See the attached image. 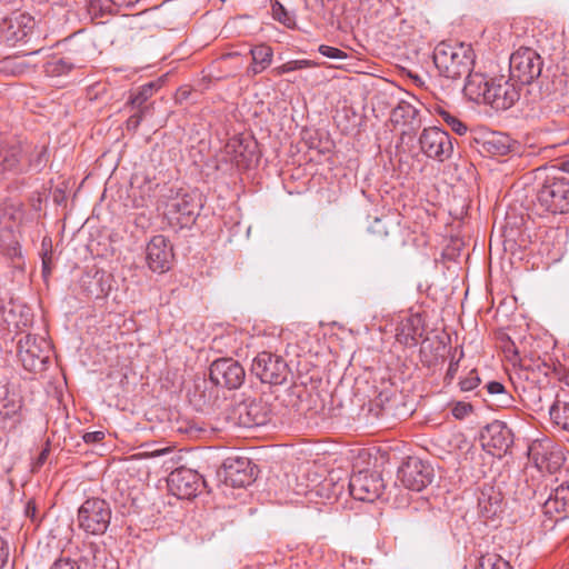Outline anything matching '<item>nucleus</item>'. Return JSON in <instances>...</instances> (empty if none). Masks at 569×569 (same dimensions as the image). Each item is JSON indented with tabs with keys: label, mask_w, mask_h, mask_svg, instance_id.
<instances>
[{
	"label": "nucleus",
	"mask_w": 569,
	"mask_h": 569,
	"mask_svg": "<svg viewBox=\"0 0 569 569\" xmlns=\"http://www.w3.org/2000/svg\"><path fill=\"white\" fill-rule=\"evenodd\" d=\"M472 411V406L467 402H456L451 409L452 416L457 419L466 418Z\"/></svg>",
	"instance_id": "a18cd8bd"
},
{
	"label": "nucleus",
	"mask_w": 569,
	"mask_h": 569,
	"mask_svg": "<svg viewBox=\"0 0 569 569\" xmlns=\"http://www.w3.org/2000/svg\"><path fill=\"white\" fill-rule=\"evenodd\" d=\"M318 50L322 56L330 58V59L341 60V59L347 58L346 52H343L342 50L335 48V47L321 44Z\"/></svg>",
	"instance_id": "37998d69"
},
{
	"label": "nucleus",
	"mask_w": 569,
	"mask_h": 569,
	"mask_svg": "<svg viewBox=\"0 0 569 569\" xmlns=\"http://www.w3.org/2000/svg\"><path fill=\"white\" fill-rule=\"evenodd\" d=\"M562 169L569 173V156L568 158L561 163Z\"/></svg>",
	"instance_id": "13d9d810"
},
{
	"label": "nucleus",
	"mask_w": 569,
	"mask_h": 569,
	"mask_svg": "<svg viewBox=\"0 0 569 569\" xmlns=\"http://www.w3.org/2000/svg\"><path fill=\"white\" fill-rule=\"evenodd\" d=\"M33 28L34 20L24 14H20L14 20L3 19L0 24L1 36L9 46L27 43L33 33Z\"/></svg>",
	"instance_id": "6ab92c4d"
},
{
	"label": "nucleus",
	"mask_w": 569,
	"mask_h": 569,
	"mask_svg": "<svg viewBox=\"0 0 569 569\" xmlns=\"http://www.w3.org/2000/svg\"><path fill=\"white\" fill-rule=\"evenodd\" d=\"M82 438L86 443H97L104 439V432L103 431L86 432Z\"/></svg>",
	"instance_id": "3c124183"
},
{
	"label": "nucleus",
	"mask_w": 569,
	"mask_h": 569,
	"mask_svg": "<svg viewBox=\"0 0 569 569\" xmlns=\"http://www.w3.org/2000/svg\"><path fill=\"white\" fill-rule=\"evenodd\" d=\"M209 377L216 386L232 390L238 389L243 383L246 372L237 360L221 358L211 363Z\"/></svg>",
	"instance_id": "9d476101"
},
{
	"label": "nucleus",
	"mask_w": 569,
	"mask_h": 569,
	"mask_svg": "<svg viewBox=\"0 0 569 569\" xmlns=\"http://www.w3.org/2000/svg\"><path fill=\"white\" fill-rule=\"evenodd\" d=\"M475 569H511V566L497 553H486L478 559Z\"/></svg>",
	"instance_id": "473e14b6"
},
{
	"label": "nucleus",
	"mask_w": 569,
	"mask_h": 569,
	"mask_svg": "<svg viewBox=\"0 0 569 569\" xmlns=\"http://www.w3.org/2000/svg\"><path fill=\"white\" fill-rule=\"evenodd\" d=\"M36 510H37L36 503L33 501H28V503L26 505V508H24L26 516L33 520L34 516H36Z\"/></svg>",
	"instance_id": "6e6d98bb"
},
{
	"label": "nucleus",
	"mask_w": 569,
	"mask_h": 569,
	"mask_svg": "<svg viewBox=\"0 0 569 569\" xmlns=\"http://www.w3.org/2000/svg\"><path fill=\"white\" fill-rule=\"evenodd\" d=\"M251 370L262 382L270 385L283 383L289 373L282 357L266 351L253 359Z\"/></svg>",
	"instance_id": "0eeeda50"
},
{
	"label": "nucleus",
	"mask_w": 569,
	"mask_h": 569,
	"mask_svg": "<svg viewBox=\"0 0 569 569\" xmlns=\"http://www.w3.org/2000/svg\"><path fill=\"white\" fill-rule=\"evenodd\" d=\"M483 149L491 156H505L510 151V139L503 134L493 133L483 142Z\"/></svg>",
	"instance_id": "c756f323"
},
{
	"label": "nucleus",
	"mask_w": 569,
	"mask_h": 569,
	"mask_svg": "<svg viewBox=\"0 0 569 569\" xmlns=\"http://www.w3.org/2000/svg\"><path fill=\"white\" fill-rule=\"evenodd\" d=\"M146 254L147 263L153 272L163 273L170 269L173 250L164 236L152 237L147 244Z\"/></svg>",
	"instance_id": "f3484780"
},
{
	"label": "nucleus",
	"mask_w": 569,
	"mask_h": 569,
	"mask_svg": "<svg viewBox=\"0 0 569 569\" xmlns=\"http://www.w3.org/2000/svg\"><path fill=\"white\" fill-rule=\"evenodd\" d=\"M543 513L555 521L569 518V485H560L542 505Z\"/></svg>",
	"instance_id": "aec40b11"
},
{
	"label": "nucleus",
	"mask_w": 569,
	"mask_h": 569,
	"mask_svg": "<svg viewBox=\"0 0 569 569\" xmlns=\"http://www.w3.org/2000/svg\"><path fill=\"white\" fill-rule=\"evenodd\" d=\"M3 63L4 68L10 70L12 74H23L31 67L26 60H18L17 58H7Z\"/></svg>",
	"instance_id": "ea45409f"
},
{
	"label": "nucleus",
	"mask_w": 569,
	"mask_h": 569,
	"mask_svg": "<svg viewBox=\"0 0 569 569\" xmlns=\"http://www.w3.org/2000/svg\"><path fill=\"white\" fill-rule=\"evenodd\" d=\"M317 64L307 59H300V60H290L279 67H276L271 70V73L276 77H280L284 73L292 72L296 70L307 69V68H313Z\"/></svg>",
	"instance_id": "e433bc0d"
},
{
	"label": "nucleus",
	"mask_w": 569,
	"mask_h": 569,
	"mask_svg": "<svg viewBox=\"0 0 569 569\" xmlns=\"http://www.w3.org/2000/svg\"><path fill=\"white\" fill-rule=\"evenodd\" d=\"M272 16L287 27H291L295 23L293 18L278 0H272Z\"/></svg>",
	"instance_id": "58836bf2"
},
{
	"label": "nucleus",
	"mask_w": 569,
	"mask_h": 569,
	"mask_svg": "<svg viewBox=\"0 0 569 569\" xmlns=\"http://www.w3.org/2000/svg\"><path fill=\"white\" fill-rule=\"evenodd\" d=\"M398 480L409 490L421 491L432 481V469L417 458H409L399 468Z\"/></svg>",
	"instance_id": "f8f14e48"
},
{
	"label": "nucleus",
	"mask_w": 569,
	"mask_h": 569,
	"mask_svg": "<svg viewBox=\"0 0 569 569\" xmlns=\"http://www.w3.org/2000/svg\"><path fill=\"white\" fill-rule=\"evenodd\" d=\"M436 112L442 118L443 122L458 136H463L468 131V127L458 117L451 114L442 107H437Z\"/></svg>",
	"instance_id": "c9c22d12"
},
{
	"label": "nucleus",
	"mask_w": 569,
	"mask_h": 569,
	"mask_svg": "<svg viewBox=\"0 0 569 569\" xmlns=\"http://www.w3.org/2000/svg\"><path fill=\"white\" fill-rule=\"evenodd\" d=\"M475 569H511V566L497 553H486L478 559Z\"/></svg>",
	"instance_id": "f704fd0d"
},
{
	"label": "nucleus",
	"mask_w": 569,
	"mask_h": 569,
	"mask_svg": "<svg viewBox=\"0 0 569 569\" xmlns=\"http://www.w3.org/2000/svg\"><path fill=\"white\" fill-rule=\"evenodd\" d=\"M346 481L330 472L320 483L316 486V495L325 501H336L345 491Z\"/></svg>",
	"instance_id": "b1692460"
},
{
	"label": "nucleus",
	"mask_w": 569,
	"mask_h": 569,
	"mask_svg": "<svg viewBox=\"0 0 569 569\" xmlns=\"http://www.w3.org/2000/svg\"><path fill=\"white\" fill-rule=\"evenodd\" d=\"M38 52H39V50H33V51H32V52H30L29 54H36V53H38Z\"/></svg>",
	"instance_id": "052dcab7"
},
{
	"label": "nucleus",
	"mask_w": 569,
	"mask_h": 569,
	"mask_svg": "<svg viewBox=\"0 0 569 569\" xmlns=\"http://www.w3.org/2000/svg\"><path fill=\"white\" fill-rule=\"evenodd\" d=\"M480 383V378L476 370H471L468 377L460 380L459 386L462 391H471Z\"/></svg>",
	"instance_id": "a19ab883"
},
{
	"label": "nucleus",
	"mask_w": 569,
	"mask_h": 569,
	"mask_svg": "<svg viewBox=\"0 0 569 569\" xmlns=\"http://www.w3.org/2000/svg\"><path fill=\"white\" fill-rule=\"evenodd\" d=\"M237 425L243 428L263 426L269 421L270 409L262 399H246L233 409Z\"/></svg>",
	"instance_id": "ddd939ff"
},
{
	"label": "nucleus",
	"mask_w": 569,
	"mask_h": 569,
	"mask_svg": "<svg viewBox=\"0 0 569 569\" xmlns=\"http://www.w3.org/2000/svg\"><path fill=\"white\" fill-rule=\"evenodd\" d=\"M528 457L540 471L556 472L562 463V453L552 447L550 440H536L528 449Z\"/></svg>",
	"instance_id": "dca6fc26"
},
{
	"label": "nucleus",
	"mask_w": 569,
	"mask_h": 569,
	"mask_svg": "<svg viewBox=\"0 0 569 569\" xmlns=\"http://www.w3.org/2000/svg\"><path fill=\"white\" fill-rule=\"evenodd\" d=\"M51 347L47 339L26 335L18 341V356L28 371H41L50 358Z\"/></svg>",
	"instance_id": "20e7f679"
},
{
	"label": "nucleus",
	"mask_w": 569,
	"mask_h": 569,
	"mask_svg": "<svg viewBox=\"0 0 569 569\" xmlns=\"http://www.w3.org/2000/svg\"><path fill=\"white\" fill-rule=\"evenodd\" d=\"M111 520L109 503L99 498L87 499L78 510V525L90 535L106 532Z\"/></svg>",
	"instance_id": "7ed1b4c3"
},
{
	"label": "nucleus",
	"mask_w": 569,
	"mask_h": 569,
	"mask_svg": "<svg viewBox=\"0 0 569 569\" xmlns=\"http://www.w3.org/2000/svg\"><path fill=\"white\" fill-rule=\"evenodd\" d=\"M252 57V66L249 68V72L253 76L261 73L266 70L272 61L273 50L267 44H259L250 50Z\"/></svg>",
	"instance_id": "cd10ccee"
},
{
	"label": "nucleus",
	"mask_w": 569,
	"mask_h": 569,
	"mask_svg": "<svg viewBox=\"0 0 569 569\" xmlns=\"http://www.w3.org/2000/svg\"><path fill=\"white\" fill-rule=\"evenodd\" d=\"M549 415L555 425L569 431V393L565 391L557 393Z\"/></svg>",
	"instance_id": "393cba45"
},
{
	"label": "nucleus",
	"mask_w": 569,
	"mask_h": 569,
	"mask_svg": "<svg viewBox=\"0 0 569 569\" xmlns=\"http://www.w3.org/2000/svg\"><path fill=\"white\" fill-rule=\"evenodd\" d=\"M475 569H511V566L497 553H486L478 559Z\"/></svg>",
	"instance_id": "72a5a7b5"
},
{
	"label": "nucleus",
	"mask_w": 569,
	"mask_h": 569,
	"mask_svg": "<svg viewBox=\"0 0 569 569\" xmlns=\"http://www.w3.org/2000/svg\"><path fill=\"white\" fill-rule=\"evenodd\" d=\"M538 204L545 211L557 214L569 212V178L548 176L537 193Z\"/></svg>",
	"instance_id": "f03ea898"
},
{
	"label": "nucleus",
	"mask_w": 569,
	"mask_h": 569,
	"mask_svg": "<svg viewBox=\"0 0 569 569\" xmlns=\"http://www.w3.org/2000/svg\"><path fill=\"white\" fill-rule=\"evenodd\" d=\"M139 0H89L88 9L93 16L113 13L122 7H132Z\"/></svg>",
	"instance_id": "c85d7f7f"
},
{
	"label": "nucleus",
	"mask_w": 569,
	"mask_h": 569,
	"mask_svg": "<svg viewBox=\"0 0 569 569\" xmlns=\"http://www.w3.org/2000/svg\"><path fill=\"white\" fill-rule=\"evenodd\" d=\"M369 231L379 237H387L389 234L386 221L380 218L375 219V221L369 227Z\"/></svg>",
	"instance_id": "49530a36"
},
{
	"label": "nucleus",
	"mask_w": 569,
	"mask_h": 569,
	"mask_svg": "<svg viewBox=\"0 0 569 569\" xmlns=\"http://www.w3.org/2000/svg\"><path fill=\"white\" fill-rule=\"evenodd\" d=\"M21 157V147L16 142L0 141V171L17 169Z\"/></svg>",
	"instance_id": "a878e982"
},
{
	"label": "nucleus",
	"mask_w": 569,
	"mask_h": 569,
	"mask_svg": "<svg viewBox=\"0 0 569 569\" xmlns=\"http://www.w3.org/2000/svg\"><path fill=\"white\" fill-rule=\"evenodd\" d=\"M475 569H511V566L497 553H486L478 559Z\"/></svg>",
	"instance_id": "2f4dec72"
},
{
	"label": "nucleus",
	"mask_w": 569,
	"mask_h": 569,
	"mask_svg": "<svg viewBox=\"0 0 569 569\" xmlns=\"http://www.w3.org/2000/svg\"><path fill=\"white\" fill-rule=\"evenodd\" d=\"M487 390L490 395H500L502 396L505 399H502L501 401L502 402H507L508 401V393L506 392L505 390V387L502 383L498 382V381H491L487 385Z\"/></svg>",
	"instance_id": "09e8293b"
},
{
	"label": "nucleus",
	"mask_w": 569,
	"mask_h": 569,
	"mask_svg": "<svg viewBox=\"0 0 569 569\" xmlns=\"http://www.w3.org/2000/svg\"><path fill=\"white\" fill-rule=\"evenodd\" d=\"M156 84L153 82L147 83L138 90L134 94L131 96L129 102L132 107L138 108L139 110L144 108V103L151 98L153 94Z\"/></svg>",
	"instance_id": "4c0bfd02"
},
{
	"label": "nucleus",
	"mask_w": 569,
	"mask_h": 569,
	"mask_svg": "<svg viewBox=\"0 0 569 569\" xmlns=\"http://www.w3.org/2000/svg\"><path fill=\"white\" fill-rule=\"evenodd\" d=\"M226 152L233 154L231 162H233L238 168L250 167L254 157L253 152L248 151V147L239 139H231L226 146Z\"/></svg>",
	"instance_id": "bb28decb"
},
{
	"label": "nucleus",
	"mask_w": 569,
	"mask_h": 569,
	"mask_svg": "<svg viewBox=\"0 0 569 569\" xmlns=\"http://www.w3.org/2000/svg\"><path fill=\"white\" fill-rule=\"evenodd\" d=\"M50 569H81L78 561L69 557L58 558L51 566Z\"/></svg>",
	"instance_id": "c03bdc74"
},
{
	"label": "nucleus",
	"mask_w": 569,
	"mask_h": 569,
	"mask_svg": "<svg viewBox=\"0 0 569 569\" xmlns=\"http://www.w3.org/2000/svg\"><path fill=\"white\" fill-rule=\"evenodd\" d=\"M565 383L569 386V376L565 378Z\"/></svg>",
	"instance_id": "bf43d9fd"
},
{
	"label": "nucleus",
	"mask_w": 569,
	"mask_h": 569,
	"mask_svg": "<svg viewBox=\"0 0 569 569\" xmlns=\"http://www.w3.org/2000/svg\"><path fill=\"white\" fill-rule=\"evenodd\" d=\"M542 70L540 56L530 48H520L510 57V73L522 84L531 83Z\"/></svg>",
	"instance_id": "423d86ee"
},
{
	"label": "nucleus",
	"mask_w": 569,
	"mask_h": 569,
	"mask_svg": "<svg viewBox=\"0 0 569 569\" xmlns=\"http://www.w3.org/2000/svg\"><path fill=\"white\" fill-rule=\"evenodd\" d=\"M467 76V81L463 87L465 96L476 103H486L487 89L490 87V80L481 73H471Z\"/></svg>",
	"instance_id": "5701e85b"
},
{
	"label": "nucleus",
	"mask_w": 569,
	"mask_h": 569,
	"mask_svg": "<svg viewBox=\"0 0 569 569\" xmlns=\"http://www.w3.org/2000/svg\"><path fill=\"white\" fill-rule=\"evenodd\" d=\"M149 111H150V107H144V108L138 110V112L130 116L129 119L127 120V129L130 131H136L138 129V127L140 126L144 114H147Z\"/></svg>",
	"instance_id": "79ce46f5"
},
{
	"label": "nucleus",
	"mask_w": 569,
	"mask_h": 569,
	"mask_svg": "<svg viewBox=\"0 0 569 569\" xmlns=\"http://www.w3.org/2000/svg\"><path fill=\"white\" fill-rule=\"evenodd\" d=\"M348 487L355 499L373 502L381 496L385 483L378 471L360 470L351 475Z\"/></svg>",
	"instance_id": "6e6552de"
},
{
	"label": "nucleus",
	"mask_w": 569,
	"mask_h": 569,
	"mask_svg": "<svg viewBox=\"0 0 569 569\" xmlns=\"http://www.w3.org/2000/svg\"><path fill=\"white\" fill-rule=\"evenodd\" d=\"M503 497L501 491L491 486L485 485L478 497L479 513L485 520L497 517L502 511Z\"/></svg>",
	"instance_id": "4be33fe9"
},
{
	"label": "nucleus",
	"mask_w": 569,
	"mask_h": 569,
	"mask_svg": "<svg viewBox=\"0 0 569 569\" xmlns=\"http://www.w3.org/2000/svg\"><path fill=\"white\" fill-rule=\"evenodd\" d=\"M171 452H172V448L166 447V448H161V449H156V450L151 451L150 455L152 457H160V456H166Z\"/></svg>",
	"instance_id": "4d7b16f0"
},
{
	"label": "nucleus",
	"mask_w": 569,
	"mask_h": 569,
	"mask_svg": "<svg viewBox=\"0 0 569 569\" xmlns=\"http://www.w3.org/2000/svg\"><path fill=\"white\" fill-rule=\"evenodd\" d=\"M50 453V445L46 443L44 448L40 451L39 456L32 463V471H38L48 460Z\"/></svg>",
	"instance_id": "de8ad7c7"
},
{
	"label": "nucleus",
	"mask_w": 569,
	"mask_h": 569,
	"mask_svg": "<svg viewBox=\"0 0 569 569\" xmlns=\"http://www.w3.org/2000/svg\"><path fill=\"white\" fill-rule=\"evenodd\" d=\"M420 150L428 158L443 162L453 152V146L447 131L438 127L425 128L419 137Z\"/></svg>",
	"instance_id": "1a4fd4ad"
},
{
	"label": "nucleus",
	"mask_w": 569,
	"mask_h": 569,
	"mask_svg": "<svg viewBox=\"0 0 569 569\" xmlns=\"http://www.w3.org/2000/svg\"><path fill=\"white\" fill-rule=\"evenodd\" d=\"M52 268V252L44 251L42 254V274L47 278L51 273Z\"/></svg>",
	"instance_id": "8fccbe9b"
},
{
	"label": "nucleus",
	"mask_w": 569,
	"mask_h": 569,
	"mask_svg": "<svg viewBox=\"0 0 569 569\" xmlns=\"http://www.w3.org/2000/svg\"><path fill=\"white\" fill-rule=\"evenodd\" d=\"M9 557V548L7 541L0 537V569L4 566Z\"/></svg>",
	"instance_id": "603ef678"
},
{
	"label": "nucleus",
	"mask_w": 569,
	"mask_h": 569,
	"mask_svg": "<svg viewBox=\"0 0 569 569\" xmlns=\"http://www.w3.org/2000/svg\"><path fill=\"white\" fill-rule=\"evenodd\" d=\"M199 203L192 193H177L166 202L163 214L173 228L190 226L198 214Z\"/></svg>",
	"instance_id": "39448f33"
},
{
	"label": "nucleus",
	"mask_w": 569,
	"mask_h": 569,
	"mask_svg": "<svg viewBox=\"0 0 569 569\" xmlns=\"http://www.w3.org/2000/svg\"><path fill=\"white\" fill-rule=\"evenodd\" d=\"M74 64L68 58L52 57L48 60L43 68L49 77H60L67 74L73 69Z\"/></svg>",
	"instance_id": "7c9ffc66"
},
{
	"label": "nucleus",
	"mask_w": 569,
	"mask_h": 569,
	"mask_svg": "<svg viewBox=\"0 0 569 569\" xmlns=\"http://www.w3.org/2000/svg\"><path fill=\"white\" fill-rule=\"evenodd\" d=\"M390 121L397 128L402 129V133L416 131L421 126L419 110L408 101H400L390 114Z\"/></svg>",
	"instance_id": "412c9836"
},
{
	"label": "nucleus",
	"mask_w": 569,
	"mask_h": 569,
	"mask_svg": "<svg viewBox=\"0 0 569 569\" xmlns=\"http://www.w3.org/2000/svg\"><path fill=\"white\" fill-rule=\"evenodd\" d=\"M254 477V466L248 458H228L223 463V481L228 486L244 488Z\"/></svg>",
	"instance_id": "a211bd4d"
},
{
	"label": "nucleus",
	"mask_w": 569,
	"mask_h": 569,
	"mask_svg": "<svg viewBox=\"0 0 569 569\" xmlns=\"http://www.w3.org/2000/svg\"><path fill=\"white\" fill-rule=\"evenodd\" d=\"M433 62L439 73L448 79L469 74L475 63L470 44L440 42L433 50Z\"/></svg>",
	"instance_id": "f257e3e1"
},
{
	"label": "nucleus",
	"mask_w": 569,
	"mask_h": 569,
	"mask_svg": "<svg viewBox=\"0 0 569 569\" xmlns=\"http://www.w3.org/2000/svg\"><path fill=\"white\" fill-rule=\"evenodd\" d=\"M482 447L492 456H502L513 443V435L502 421L489 423L481 433Z\"/></svg>",
	"instance_id": "4468645a"
},
{
	"label": "nucleus",
	"mask_w": 569,
	"mask_h": 569,
	"mask_svg": "<svg viewBox=\"0 0 569 569\" xmlns=\"http://www.w3.org/2000/svg\"><path fill=\"white\" fill-rule=\"evenodd\" d=\"M459 368V360H451L449 363V368L446 373V379L452 380L458 371Z\"/></svg>",
	"instance_id": "864d4df0"
},
{
	"label": "nucleus",
	"mask_w": 569,
	"mask_h": 569,
	"mask_svg": "<svg viewBox=\"0 0 569 569\" xmlns=\"http://www.w3.org/2000/svg\"><path fill=\"white\" fill-rule=\"evenodd\" d=\"M9 396V390L6 383L0 382V405L3 408L8 407L7 400Z\"/></svg>",
	"instance_id": "5fc2aeb1"
},
{
	"label": "nucleus",
	"mask_w": 569,
	"mask_h": 569,
	"mask_svg": "<svg viewBox=\"0 0 569 569\" xmlns=\"http://www.w3.org/2000/svg\"><path fill=\"white\" fill-rule=\"evenodd\" d=\"M203 483L201 475L189 468H178L168 477L169 490L180 499L196 497Z\"/></svg>",
	"instance_id": "2eb2a0df"
},
{
	"label": "nucleus",
	"mask_w": 569,
	"mask_h": 569,
	"mask_svg": "<svg viewBox=\"0 0 569 569\" xmlns=\"http://www.w3.org/2000/svg\"><path fill=\"white\" fill-rule=\"evenodd\" d=\"M519 98V87L511 78L500 76L490 80V87L487 89L486 104H490L496 110H507L511 108Z\"/></svg>",
	"instance_id": "9b49d317"
}]
</instances>
